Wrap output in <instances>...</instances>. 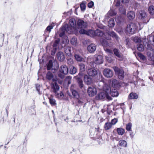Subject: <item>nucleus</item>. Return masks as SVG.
<instances>
[{
  "label": "nucleus",
  "instance_id": "obj_1",
  "mask_svg": "<svg viewBox=\"0 0 154 154\" xmlns=\"http://www.w3.org/2000/svg\"><path fill=\"white\" fill-rule=\"evenodd\" d=\"M75 20L74 19H72L69 20V24L71 28L69 27L67 24L63 25L60 29L61 32L60 34V36L62 37L66 33L70 34L76 32V25Z\"/></svg>",
  "mask_w": 154,
  "mask_h": 154
},
{
  "label": "nucleus",
  "instance_id": "obj_2",
  "mask_svg": "<svg viewBox=\"0 0 154 154\" xmlns=\"http://www.w3.org/2000/svg\"><path fill=\"white\" fill-rule=\"evenodd\" d=\"M103 92L98 94L95 97L97 100H104L106 98L109 100H112V98L109 95L110 87L107 85H104L103 88Z\"/></svg>",
  "mask_w": 154,
  "mask_h": 154
},
{
  "label": "nucleus",
  "instance_id": "obj_3",
  "mask_svg": "<svg viewBox=\"0 0 154 154\" xmlns=\"http://www.w3.org/2000/svg\"><path fill=\"white\" fill-rule=\"evenodd\" d=\"M79 32L81 34H86L90 36H97L102 37L104 35V33L100 29H97L95 31L90 29L87 31L85 29H81Z\"/></svg>",
  "mask_w": 154,
  "mask_h": 154
},
{
  "label": "nucleus",
  "instance_id": "obj_4",
  "mask_svg": "<svg viewBox=\"0 0 154 154\" xmlns=\"http://www.w3.org/2000/svg\"><path fill=\"white\" fill-rule=\"evenodd\" d=\"M100 41L103 45L105 47L104 49L105 51L109 54H112V50L106 48V47H111L112 46V44L111 43H109L106 39H103L102 38L100 39Z\"/></svg>",
  "mask_w": 154,
  "mask_h": 154
},
{
  "label": "nucleus",
  "instance_id": "obj_5",
  "mask_svg": "<svg viewBox=\"0 0 154 154\" xmlns=\"http://www.w3.org/2000/svg\"><path fill=\"white\" fill-rule=\"evenodd\" d=\"M137 28L138 26L137 24L132 23L127 25L126 31L128 33L132 34L134 33Z\"/></svg>",
  "mask_w": 154,
  "mask_h": 154
},
{
  "label": "nucleus",
  "instance_id": "obj_6",
  "mask_svg": "<svg viewBox=\"0 0 154 154\" xmlns=\"http://www.w3.org/2000/svg\"><path fill=\"white\" fill-rule=\"evenodd\" d=\"M60 72L58 75L61 78L64 77L65 75L67 74L68 73V69L66 65L61 66L60 69Z\"/></svg>",
  "mask_w": 154,
  "mask_h": 154
},
{
  "label": "nucleus",
  "instance_id": "obj_7",
  "mask_svg": "<svg viewBox=\"0 0 154 154\" xmlns=\"http://www.w3.org/2000/svg\"><path fill=\"white\" fill-rule=\"evenodd\" d=\"M113 69L116 73L118 75L119 79H123L124 77V71L116 66L113 67Z\"/></svg>",
  "mask_w": 154,
  "mask_h": 154
},
{
  "label": "nucleus",
  "instance_id": "obj_8",
  "mask_svg": "<svg viewBox=\"0 0 154 154\" xmlns=\"http://www.w3.org/2000/svg\"><path fill=\"white\" fill-rule=\"evenodd\" d=\"M104 35H103L102 36L108 40H110L111 39V38L110 36L115 38L117 40H118L119 39L118 36L116 35V34L113 31L109 32L108 33V36L107 37L106 36V35H105L104 33Z\"/></svg>",
  "mask_w": 154,
  "mask_h": 154
},
{
  "label": "nucleus",
  "instance_id": "obj_9",
  "mask_svg": "<svg viewBox=\"0 0 154 154\" xmlns=\"http://www.w3.org/2000/svg\"><path fill=\"white\" fill-rule=\"evenodd\" d=\"M104 75L107 78H110L113 76V72L109 69H105L103 72Z\"/></svg>",
  "mask_w": 154,
  "mask_h": 154
},
{
  "label": "nucleus",
  "instance_id": "obj_10",
  "mask_svg": "<svg viewBox=\"0 0 154 154\" xmlns=\"http://www.w3.org/2000/svg\"><path fill=\"white\" fill-rule=\"evenodd\" d=\"M87 26V23L85 22L83 20H78V29L81 28V29H84Z\"/></svg>",
  "mask_w": 154,
  "mask_h": 154
},
{
  "label": "nucleus",
  "instance_id": "obj_11",
  "mask_svg": "<svg viewBox=\"0 0 154 154\" xmlns=\"http://www.w3.org/2000/svg\"><path fill=\"white\" fill-rule=\"evenodd\" d=\"M94 61L97 64H100L103 63V60L102 56L101 55H98L95 57L94 59Z\"/></svg>",
  "mask_w": 154,
  "mask_h": 154
},
{
  "label": "nucleus",
  "instance_id": "obj_12",
  "mask_svg": "<svg viewBox=\"0 0 154 154\" xmlns=\"http://www.w3.org/2000/svg\"><path fill=\"white\" fill-rule=\"evenodd\" d=\"M88 93L90 96H94L97 93L96 89L94 87H89L88 90Z\"/></svg>",
  "mask_w": 154,
  "mask_h": 154
},
{
  "label": "nucleus",
  "instance_id": "obj_13",
  "mask_svg": "<svg viewBox=\"0 0 154 154\" xmlns=\"http://www.w3.org/2000/svg\"><path fill=\"white\" fill-rule=\"evenodd\" d=\"M87 73L90 76H95L97 75L98 72L95 69L91 68L88 69Z\"/></svg>",
  "mask_w": 154,
  "mask_h": 154
},
{
  "label": "nucleus",
  "instance_id": "obj_14",
  "mask_svg": "<svg viewBox=\"0 0 154 154\" xmlns=\"http://www.w3.org/2000/svg\"><path fill=\"white\" fill-rule=\"evenodd\" d=\"M46 78L49 80H51L54 82L56 80V78L54 75L50 72H48L46 75Z\"/></svg>",
  "mask_w": 154,
  "mask_h": 154
},
{
  "label": "nucleus",
  "instance_id": "obj_15",
  "mask_svg": "<svg viewBox=\"0 0 154 154\" xmlns=\"http://www.w3.org/2000/svg\"><path fill=\"white\" fill-rule=\"evenodd\" d=\"M84 80L85 83L88 85H91L92 83V78L87 75L84 76Z\"/></svg>",
  "mask_w": 154,
  "mask_h": 154
},
{
  "label": "nucleus",
  "instance_id": "obj_16",
  "mask_svg": "<svg viewBox=\"0 0 154 154\" xmlns=\"http://www.w3.org/2000/svg\"><path fill=\"white\" fill-rule=\"evenodd\" d=\"M96 46L93 44H92L88 45L87 47L88 51L90 53H94L96 50Z\"/></svg>",
  "mask_w": 154,
  "mask_h": 154
},
{
  "label": "nucleus",
  "instance_id": "obj_17",
  "mask_svg": "<svg viewBox=\"0 0 154 154\" xmlns=\"http://www.w3.org/2000/svg\"><path fill=\"white\" fill-rule=\"evenodd\" d=\"M83 75L82 73H79V75L80 76V77L79 78H78V83L81 88H82L83 86V84L82 79V78L83 77Z\"/></svg>",
  "mask_w": 154,
  "mask_h": 154
},
{
  "label": "nucleus",
  "instance_id": "obj_18",
  "mask_svg": "<svg viewBox=\"0 0 154 154\" xmlns=\"http://www.w3.org/2000/svg\"><path fill=\"white\" fill-rule=\"evenodd\" d=\"M51 87L53 92L55 94H57V92L59 91L60 88L57 84L56 82H55L54 84H51Z\"/></svg>",
  "mask_w": 154,
  "mask_h": 154
},
{
  "label": "nucleus",
  "instance_id": "obj_19",
  "mask_svg": "<svg viewBox=\"0 0 154 154\" xmlns=\"http://www.w3.org/2000/svg\"><path fill=\"white\" fill-rule=\"evenodd\" d=\"M109 93L113 97H116L118 96L119 93L117 90L115 89H111L110 88V91Z\"/></svg>",
  "mask_w": 154,
  "mask_h": 154
},
{
  "label": "nucleus",
  "instance_id": "obj_20",
  "mask_svg": "<svg viewBox=\"0 0 154 154\" xmlns=\"http://www.w3.org/2000/svg\"><path fill=\"white\" fill-rule=\"evenodd\" d=\"M57 57L58 60L60 61H63L65 59V56L63 53L61 52H58L57 54Z\"/></svg>",
  "mask_w": 154,
  "mask_h": 154
},
{
  "label": "nucleus",
  "instance_id": "obj_21",
  "mask_svg": "<svg viewBox=\"0 0 154 154\" xmlns=\"http://www.w3.org/2000/svg\"><path fill=\"white\" fill-rule=\"evenodd\" d=\"M128 97L130 99H137L138 96L137 93L132 92L129 94Z\"/></svg>",
  "mask_w": 154,
  "mask_h": 154
},
{
  "label": "nucleus",
  "instance_id": "obj_22",
  "mask_svg": "<svg viewBox=\"0 0 154 154\" xmlns=\"http://www.w3.org/2000/svg\"><path fill=\"white\" fill-rule=\"evenodd\" d=\"M119 145L121 147H125L127 146V142L124 140H122L119 141Z\"/></svg>",
  "mask_w": 154,
  "mask_h": 154
},
{
  "label": "nucleus",
  "instance_id": "obj_23",
  "mask_svg": "<svg viewBox=\"0 0 154 154\" xmlns=\"http://www.w3.org/2000/svg\"><path fill=\"white\" fill-rule=\"evenodd\" d=\"M127 16L129 19L132 20L134 18L135 15L133 11H130L127 14Z\"/></svg>",
  "mask_w": 154,
  "mask_h": 154
},
{
  "label": "nucleus",
  "instance_id": "obj_24",
  "mask_svg": "<svg viewBox=\"0 0 154 154\" xmlns=\"http://www.w3.org/2000/svg\"><path fill=\"white\" fill-rule=\"evenodd\" d=\"M149 12L152 17H154V6L153 5L150 6L148 9Z\"/></svg>",
  "mask_w": 154,
  "mask_h": 154
},
{
  "label": "nucleus",
  "instance_id": "obj_25",
  "mask_svg": "<svg viewBox=\"0 0 154 154\" xmlns=\"http://www.w3.org/2000/svg\"><path fill=\"white\" fill-rule=\"evenodd\" d=\"M112 85L113 87L117 88L119 85V82L116 79H113L112 80Z\"/></svg>",
  "mask_w": 154,
  "mask_h": 154
},
{
  "label": "nucleus",
  "instance_id": "obj_26",
  "mask_svg": "<svg viewBox=\"0 0 154 154\" xmlns=\"http://www.w3.org/2000/svg\"><path fill=\"white\" fill-rule=\"evenodd\" d=\"M112 125L110 122H107L104 125V128L106 130H108L110 129L112 127Z\"/></svg>",
  "mask_w": 154,
  "mask_h": 154
},
{
  "label": "nucleus",
  "instance_id": "obj_27",
  "mask_svg": "<svg viewBox=\"0 0 154 154\" xmlns=\"http://www.w3.org/2000/svg\"><path fill=\"white\" fill-rule=\"evenodd\" d=\"M85 4L86 3L85 2H82L80 5L81 11L82 12H84L86 9V6Z\"/></svg>",
  "mask_w": 154,
  "mask_h": 154
},
{
  "label": "nucleus",
  "instance_id": "obj_28",
  "mask_svg": "<svg viewBox=\"0 0 154 154\" xmlns=\"http://www.w3.org/2000/svg\"><path fill=\"white\" fill-rule=\"evenodd\" d=\"M114 20L113 18L110 19L108 22V26L110 27H113L115 25Z\"/></svg>",
  "mask_w": 154,
  "mask_h": 154
},
{
  "label": "nucleus",
  "instance_id": "obj_29",
  "mask_svg": "<svg viewBox=\"0 0 154 154\" xmlns=\"http://www.w3.org/2000/svg\"><path fill=\"white\" fill-rule=\"evenodd\" d=\"M125 129L121 128H117V131L119 135H122L125 133Z\"/></svg>",
  "mask_w": 154,
  "mask_h": 154
},
{
  "label": "nucleus",
  "instance_id": "obj_30",
  "mask_svg": "<svg viewBox=\"0 0 154 154\" xmlns=\"http://www.w3.org/2000/svg\"><path fill=\"white\" fill-rule=\"evenodd\" d=\"M79 68L80 71L81 72H84L85 70V66L84 64H79Z\"/></svg>",
  "mask_w": 154,
  "mask_h": 154
},
{
  "label": "nucleus",
  "instance_id": "obj_31",
  "mask_svg": "<svg viewBox=\"0 0 154 154\" xmlns=\"http://www.w3.org/2000/svg\"><path fill=\"white\" fill-rule=\"evenodd\" d=\"M140 16L141 17L142 19H143L146 17V12L144 11H141L139 12Z\"/></svg>",
  "mask_w": 154,
  "mask_h": 154
},
{
  "label": "nucleus",
  "instance_id": "obj_32",
  "mask_svg": "<svg viewBox=\"0 0 154 154\" xmlns=\"http://www.w3.org/2000/svg\"><path fill=\"white\" fill-rule=\"evenodd\" d=\"M116 13L114 9H112L108 13V14L110 16H113L116 15Z\"/></svg>",
  "mask_w": 154,
  "mask_h": 154
},
{
  "label": "nucleus",
  "instance_id": "obj_33",
  "mask_svg": "<svg viewBox=\"0 0 154 154\" xmlns=\"http://www.w3.org/2000/svg\"><path fill=\"white\" fill-rule=\"evenodd\" d=\"M137 50L139 51H143L144 49V47L143 45L141 44H139L137 45Z\"/></svg>",
  "mask_w": 154,
  "mask_h": 154
},
{
  "label": "nucleus",
  "instance_id": "obj_34",
  "mask_svg": "<svg viewBox=\"0 0 154 154\" xmlns=\"http://www.w3.org/2000/svg\"><path fill=\"white\" fill-rule=\"evenodd\" d=\"M132 126V124L131 123L129 122L126 125V130L128 131H131V130Z\"/></svg>",
  "mask_w": 154,
  "mask_h": 154
},
{
  "label": "nucleus",
  "instance_id": "obj_35",
  "mask_svg": "<svg viewBox=\"0 0 154 154\" xmlns=\"http://www.w3.org/2000/svg\"><path fill=\"white\" fill-rule=\"evenodd\" d=\"M49 99L50 103L52 106H55L56 105V103L55 99L51 98H49Z\"/></svg>",
  "mask_w": 154,
  "mask_h": 154
},
{
  "label": "nucleus",
  "instance_id": "obj_36",
  "mask_svg": "<svg viewBox=\"0 0 154 154\" xmlns=\"http://www.w3.org/2000/svg\"><path fill=\"white\" fill-rule=\"evenodd\" d=\"M76 68L73 66L71 67L70 70V73L71 74H74L76 73Z\"/></svg>",
  "mask_w": 154,
  "mask_h": 154
},
{
  "label": "nucleus",
  "instance_id": "obj_37",
  "mask_svg": "<svg viewBox=\"0 0 154 154\" xmlns=\"http://www.w3.org/2000/svg\"><path fill=\"white\" fill-rule=\"evenodd\" d=\"M53 66L52 61L51 60H49V63L47 66V69L48 70L51 69Z\"/></svg>",
  "mask_w": 154,
  "mask_h": 154
},
{
  "label": "nucleus",
  "instance_id": "obj_38",
  "mask_svg": "<svg viewBox=\"0 0 154 154\" xmlns=\"http://www.w3.org/2000/svg\"><path fill=\"white\" fill-rule=\"evenodd\" d=\"M133 40L136 43H140L141 40L140 38L138 37H135L133 38Z\"/></svg>",
  "mask_w": 154,
  "mask_h": 154
},
{
  "label": "nucleus",
  "instance_id": "obj_39",
  "mask_svg": "<svg viewBox=\"0 0 154 154\" xmlns=\"http://www.w3.org/2000/svg\"><path fill=\"white\" fill-rule=\"evenodd\" d=\"M55 94L57 97L58 98H59L62 99L63 98V94L61 92L60 93H58V92H57V94Z\"/></svg>",
  "mask_w": 154,
  "mask_h": 154
},
{
  "label": "nucleus",
  "instance_id": "obj_40",
  "mask_svg": "<svg viewBox=\"0 0 154 154\" xmlns=\"http://www.w3.org/2000/svg\"><path fill=\"white\" fill-rule=\"evenodd\" d=\"M115 54L118 57H121V56L118 50L117 49H114L113 50Z\"/></svg>",
  "mask_w": 154,
  "mask_h": 154
},
{
  "label": "nucleus",
  "instance_id": "obj_41",
  "mask_svg": "<svg viewBox=\"0 0 154 154\" xmlns=\"http://www.w3.org/2000/svg\"><path fill=\"white\" fill-rule=\"evenodd\" d=\"M119 10L122 14H125L126 13V10L124 7H120L119 8Z\"/></svg>",
  "mask_w": 154,
  "mask_h": 154
},
{
  "label": "nucleus",
  "instance_id": "obj_42",
  "mask_svg": "<svg viewBox=\"0 0 154 154\" xmlns=\"http://www.w3.org/2000/svg\"><path fill=\"white\" fill-rule=\"evenodd\" d=\"M148 40H149V42H151V39L152 40L153 43L152 44V45L154 46V36H150V35H148Z\"/></svg>",
  "mask_w": 154,
  "mask_h": 154
},
{
  "label": "nucleus",
  "instance_id": "obj_43",
  "mask_svg": "<svg viewBox=\"0 0 154 154\" xmlns=\"http://www.w3.org/2000/svg\"><path fill=\"white\" fill-rule=\"evenodd\" d=\"M72 86H71V90L72 93V95L74 97H75L77 95V92L75 90L72 89Z\"/></svg>",
  "mask_w": 154,
  "mask_h": 154
},
{
  "label": "nucleus",
  "instance_id": "obj_44",
  "mask_svg": "<svg viewBox=\"0 0 154 154\" xmlns=\"http://www.w3.org/2000/svg\"><path fill=\"white\" fill-rule=\"evenodd\" d=\"M138 56L140 57V58L142 60H145L146 57L142 54L141 53H138Z\"/></svg>",
  "mask_w": 154,
  "mask_h": 154
},
{
  "label": "nucleus",
  "instance_id": "obj_45",
  "mask_svg": "<svg viewBox=\"0 0 154 154\" xmlns=\"http://www.w3.org/2000/svg\"><path fill=\"white\" fill-rule=\"evenodd\" d=\"M36 89L38 92V94H41V93L40 91L41 86H40V85L39 84H36Z\"/></svg>",
  "mask_w": 154,
  "mask_h": 154
},
{
  "label": "nucleus",
  "instance_id": "obj_46",
  "mask_svg": "<svg viewBox=\"0 0 154 154\" xmlns=\"http://www.w3.org/2000/svg\"><path fill=\"white\" fill-rule=\"evenodd\" d=\"M122 19L123 18L121 17V16H120L117 17H116L115 18V20L117 22L119 23L121 21Z\"/></svg>",
  "mask_w": 154,
  "mask_h": 154
},
{
  "label": "nucleus",
  "instance_id": "obj_47",
  "mask_svg": "<svg viewBox=\"0 0 154 154\" xmlns=\"http://www.w3.org/2000/svg\"><path fill=\"white\" fill-rule=\"evenodd\" d=\"M118 122V120L116 118H114L111 120V124L112 125H115Z\"/></svg>",
  "mask_w": 154,
  "mask_h": 154
},
{
  "label": "nucleus",
  "instance_id": "obj_48",
  "mask_svg": "<svg viewBox=\"0 0 154 154\" xmlns=\"http://www.w3.org/2000/svg\"><path fill=\"white\" fill-rule=\"evenodd\" d=\"M71 43L73 45H75L76 44L77 42H76V38H72L71 40Z\"/></svg>",
  "mask_w": 154,
  "mask_h": 154
},
{
  "label": "nucleus",
  "instance_id": "obj_49",
  "mask_svg": "<svg viewBox=\"0 0 154 154\" xmlns=\"http://www.w3.org/2000/svg\"><path fill=\"white\" fill-rule=\"evenodd\" d=\"M121 0H115L114 3L115 4V5L116 6H118L120 4Z\"/></svg>",
  "mask_w": 154,
  "mask_h": 154
},
{
  "label": "nucleus",
  "instance_id": "obj_50",
  "mask_svg": "<svg viewBox=\"0 0 154 154\" xmlns=\"http://www.w3.org/2000/svg\"><path fill=\"white\" fill-rule=\"evenodd\" d=\"M53 28V26H48L46 29V30L50 32L51 29Z\"/></svg>",
  "mask_w": 154,
  "mask_h": 154
},
{
  "label": "nucleus",
  "instance_id": "obj_51",
  "mask_svg": "<svg viewBox=\"0 0 154 154\" xmlns=\"http://www.w3.org/2000/svg\"><path fill=\"white\" fill-rule=\"evenodd\" d=\"M94 5V2H91L88 4V7L89 8H92Z\"/></svg>",
  "mask_w": 154,
  "mask_h": 154
},
{
  "label": "nucleus",
  "instance_id": "obj_52",
  "mask_svg": "<svg viewBox=\"0 0 154 154\" xmlns=\"http://www.w3.org/2000/svg\"><path fill=\"white\" fill-rule=\"evenodd\" d=\"M106 59L109 63H111L112 61V58L110 57H106Z\"/></svg>",
  "mask_w": 154,
  "mask_h": 154
},
{
  "label": "nucleus",
  "instance_id": "obj_53",
  "mask_svg": "<svg viewBox=\"0 0 154 154\" xmlns=\"http://www.w3.org/2000/svg\"><path fill=\"white\" fill-rule=\"evenodd\" d=\"M122 3L124 4H126L128 3L130 0H121Z\"/></svg>",
  "mask_w": 154,
  "mask_h": 154
},
{
  "label": "nucleus",
  "instance_id": "obj_54",
  "mask_svg": "<svg viewBox=\"0 0 154 154\" xmlns=\"http://www.w3.org/2000/svg\"><path fill=\"white\" fill-rule=\"evenodd\" d=\"M147 46L146 47V48L147 49L150 50L152 49V47L151 46L149 45V43H147Z\"/></svg>",
  "mask_w": 154,
  "mask_h": 154
},
{
  "label": "nucleus",
  "instance_id": "obj_55",
  "mask_svg": "<svg viewBox=\"0 0 154 154\" xmlns=\"http://www.w3.org/2000/svg\"><path fill=\"white\" fill-rule=\"evenodd\" d=\"M83 60V58L80 56L78 55V61H81Z\"/></svg>",
  "mask_w": 154,
  "mask_h": 154
},
{
  "label": "nucleus",
  "instance_id": "obj_56",
  "mask_svg": "<svg viewBox=\"0 0 154 154\" xmlns=\"http://www.w3.org/2000/svg\"><path fill=\"white\" fill-rule=\"evenodd\" d=\"M60 41V40L59 39H57L55 41V42L56 44H58Z\"/></svg>",
  "mask_w": 154,
  "mask_h": 154
},
{
  "label": "nucleus",
  "instance_id": "obj_57",
  "mask_svg": "<svg viewBox=\"0 0 154 154\" xmlns=\"http://www.w3.org/2000/svg\"><path fill=\"white\" fill-rule=\"evenodd\" d=\"M130 136L131 138H133L134 137V135L133 133H131L130 134Z\"/></svg>",
  "mask_w": 154,
  "mask_h": 154
},
{
  "label": "nucleus",
  "instance_id": "obj_58",
  "mask_svg": "<svg viewBox=\"0 0 154 154\" xmlns=\"http://www.w3.org/2000/svg\"><path fill=\"white\" fill-rule=\"evenodd\" d=\"M57 44H56V43H55V42H54V44H53V46H54V47H55L56 46H57Z\"/></svg>",
  "mask_w": 154,
  "mask_h": 154
},
{
  "label": "nucleus",
  "instance_id": "obj_59",
  "mask_svg": "<svg viewBox=\"0 0 154 154\" xmlns=\"http://www.w3.org/2000/svg\"><path fill=\"white\" fill-rule=\"evenodd\" d=\"M68 12H64V13H63V14H64V15H67V14H68Z\"/></svg>",
  "mask_w": 154,
  "mask_h": 154
},
{
  "label": "nucleus",
  "instance_id": "obj_60",
  "mask_svg": "<svg viewBox=\"0 0 154 154\" xmlns=\"http://www.w3.org/2000/svg\"><path fill=\"white\" fill-rule=\"evenodd\" d=\"M77 102H78V103H79L80 102H81L78 99Z\"/></svg>",
  "mask_w": 154,
  "mask_h": 154
},
{
  "label": "nucleus",
  "instance_id": "obj_61",
  "mask_svg": "<svg viewBox=\"0 0 154 154\" xmlns=\"http://www.w3.org/2000/svg\"><path fill=\"white\" fill-rule=\"evenodd\" d=\"M43 103L44 104H45V105H47V103L46 102H43Z\"/></svg>",
  "mask_w": 154,
  "mask_h": 154
},
{
  "label": "nucleus",
  "instance_id": "obj_62",
  "mask_svg": "<svg viewBox=\"0 0 154 154\" xmlns=\"http://www.w3.org/2000/svg\"><path fill=\"white\" fill-rule=\"evenodd\" d=\"M76 55H75V58H76Z\"/></svg>",
  "mask_w": 154,
  "mask_h": 154
},
{
  "label": "nucleus",
  "instance_id": "obj_63",
  "mask_svg": "<svg viewBox=\"0 0 154 154\" xmlns=\"http://www.w3.org/2000/svg\"><path fill=\"white\" fill-rule=\"evenodd\" d=\"M52 112H54V111H53V110H52Z\"/></svg>",
  "mask_w": 154,
  "mask_h": 154
},
{
  "label": "nucleus",
  "instance_id": "obj_64",
  "mask_svg": "<svg viewBox=\"0 0 154 154\" xmlns=\"http://www.w3.org/2000/svg\"><path fill=\"white\" fill-rule=\"evenodd\" d=\"M153 64L154 65V61H153Z\"/></svg>",
  "mask_w": 154,
  "mask_h": 154
}]
</instances>
